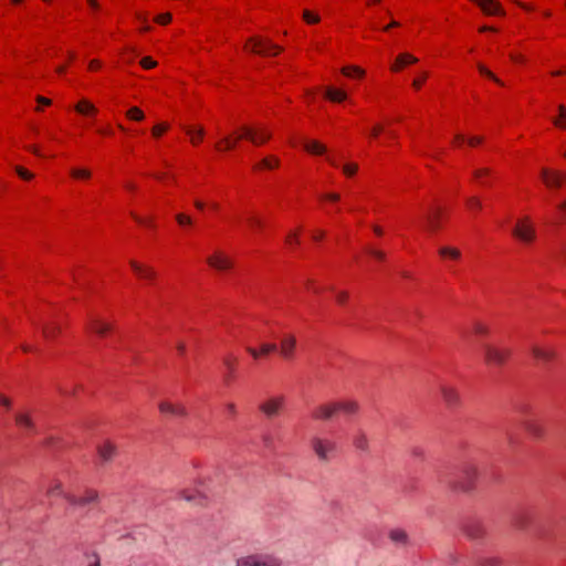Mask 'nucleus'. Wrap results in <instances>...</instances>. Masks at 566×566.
I'll return each instance as SVG.
<instances>
[{"label": "nucleus", "mask_w": 566, "mask_h": 566, "mask_svg": "<svg viewBox=\"0 0 566 566\" xmlns=\"http://www.w3.org/2000/svg\"><path fill=\"white\" fill-rule=\"evenodd\" d=\"M283 560L274 554H252L237 559L235 566H282Z\"/></svg>", "instance_id": "nucleus-1"}, {"label": "nucleus", "mask_w": 566, "mask_h": 566, "mask_svg": "<svg viewBox=\"0 0 566 566\" xmlns=\"http://www.w3.org/2000/svg\"><path fill=\"white\" fill-rule=\"evenodd\" d=\"M478 476V469L472 463H464L458 471L452 484L455 489L461 491H469L472 489L473 483Z\"/></svg>", "instance_id": "nucleus-2"}, {"label": "nucleus", "mask_w": 566, "mask_h": 566, "mask_svg": "<svg viewBox=\"0 0 566 566\" xmlns=\"http://www.w3.org/2000/svg\"><path fill=\"white\" fill-rule=\"evenodd\" d=\"M483 358L486 365L502 366L511 355L509 348H502L492 344L482 345Z\"/></svg>", "instance_id": "nucleus-3"}, {"label": "nucleus", "mask_w": 566, "mask_h": 566, "mask_svg": "<svg viewBox=\"0 0 566 566\" xmlns=\"http://www.w3.org/2000/svg\"><path fill=\"white\" fill-rule=\"evenodd\" d=\"M252 44L251 51L260 55H276L283 51L282 46L273 44L269 39L261 36H252L248 40V45Z\"/></svg>", "instance_id": "nucleus-4"}, {"label": "nucleus", "mask_w": 566, "mask_h": 566, "mask_svg": "<svg viewBox=\"0 0 566 566\" xmlns=\"http://www.w3.org/2000/svg\"><path fill=\"white\" fill-rule=\"evenodd\" d=\"M286 398L283 395L272 396L260 403L259 409L266 418H275L284 410Z\"/></svg>", "instance_id": "nucleus-5"}, {"label": "nucleus", "mask_w": 566, "mask_h": 566, "mask_svg": "<svg viewBox=\"0 0 566 566\" xmlns=\"http://www.w3.org/2000/svg\"><path fill=\"white\" fill-rule=\"evenodd\" d=\"M312 448L318 460L327 462L336 452V443L327 438L314 437Z\"/></svg>", "instance_id": "nucleus-6"}, {"label": "nucleus", "mask_w": 566, "mask_h": 566, "mask_svg": "<svg viewBox=\"0 0 566 566\" xmlns=\"http://www.w3.org/2000/svg\"><path fill=\"white\" fill-rule=\"evenodd\" d=\"M513 235L524 243H531L535 239V229L528 218L518 220L513 229Z\"/></svg>", "instance_id": "nucleus-7"}, {"label": "nucleus", "mask_w": 566, "mask_h": 566, "mask_svg": "<svg viewBox=\"0 0 566 566\" xmlns=\"http://www.w3.org/2000/svg\"><path fill=\"white\" fill-rule=\"evenodd\" d=\"M65 500L74 506H85L90 504L97 503L99 500V494L94 489H87L84 491L83 495H65Z\"/></svg>", "instance_id": "nucleus-8"}, {"label": "nucleus", "mask_w": 566, "mask_h": 566, "mask_svg": "<svg viewBox=\"0 0 566 566\" xmlns=\"http://www.w3.org/2000/svg\"><path fill=\"white\" fill-rule=\"evenodd\" d=\"M439 390L448 408H457L460 406L461 398L455 387L447 384H441Z\"/></svg>", "instance_id": "nucleus-9"}, {"label": "nucleus", "mask_w": 566, "mask_h": 566, "mask_svg": "<svg viewBox=\"0 0 566 566\" xmlns=\"http://www.w3.org/2000/svg\"><path fill=\"white\" fill-rule=\"evenodd\" d=\"M541 177L549 188H559L564 182H566V172L549 170L547 168L542 169Z\"/></svg>", "instance_id": "nucleus-10"}, {"label": "nucleus", "mask_w": 566, "mask_h": 566, "mask_svg": "<svg viewBox=\"0 0 566 566\" xmlns=\"http://www.w3.org/2000/svg\"><path fill=\"white\" fill-rule=\"evenodd\" d=\"M244 138L254 145H262L271 138V133L265 128L242 127Z\"/></svg>", "instance_id": "nucleus-11"}, {"label": "nucleus", "mask_w": 566, "mask_h": 566, "mask_svg": "<svg viewBox=\"0 0 566 566\" xmlns=\"http://www.w3.org/2000/svg\"><path fill=\"white\" fill-rule=\"evenodd\" d=\"M464 535L471 541H482L486 534L485 526L479 521H470L463 525Z\"/></svg>", "instance_id": "nucleus-12"}, {"label": "nucleus", "mask_w": 566, "mask_h": 566, "mask_svg": "<svg viewBox=\"0 0 566 566\" xmlns=\"http://www.w3.org/2000/svg\"><path fill=\"white\" fill-rule=\"evenodd\" d=\"M97 454L102 464L109 463L117 455V447L109 440H105L97 446Z\"/></svg>", "instance_id": "nucleus-13"}, {"label": "nucleus", "mask_w": 566, "mask_h": 566, "mask_svg": "<svg viewBox=\"0 0 566 566\" xmlns=\"http://www.w3.org/2000/svg\"><path fill=\"white\" fill-rule=\"evenodd\" d=\"M208 264L218 270L226 271L232 268L231 259L222 251H216L212 255L207 259Z\"/></svg>", "instance_id": "nucleus-14"}, {"label": "nucleus", "mask_w": 566, "mask_h": 566, "mask_svg": "<svg viewBox=\"0 0 566 566\" xmlns=\"http://www.w3.org/2000/svg\"><path fill=\"white\" fill-rule=\"evenodd\" d=\"M337 413L336 402L323 403L314 408L312 417L316 420L327 421Z\"/></svg>", "instance_id": "nucleus-15"}, {"label": "nucleus", "mask_w": 566, "mask_h": 566, "mask_svg": "<svg viewBox=\"0 0 566 566\" xmlns=\"http://www.w3.org/2000/svg\"><path fill=\"white\" fill-rule=\"evenodd\" d=\"M441 209L437 207H430L424 214L426 229L429 232L437 231L440 228Z\"/></svg>", "instance_id": "nucleus-16"}, {"label": "nucleus", "mask_w": 566, "mask_h": 566, "mask_svg": "<svg viewBox=\"0 0 566 566\" xmlns=\"http://www.w3.org/2000/svg\"><path fill=\"white\" fill-rule=\"evenodd\" d=\"M158 408L163 415L171 417H185L187 415L186 408L181 403L160 401Z\"/></svg>", "instance_id": "nucleus-17"}, {"label": "nucleus", "mask_w": 566, "mask_h": 566, "mask_svg": "<svg viewBox=\"0 0 566 566\" xmlns=\"http://www.w3.org/2000/svg\"><path fill=\"white\" fill-rule=\"evenodd\" d=\"M296 347V338L293 335H285L281 339L280 352L285 359H292Z\"/></svg>", "instance_id": "nucleus-18"}, {"label": "nucleus", "mask_w": 566, "mask_h": 566, "mask_svg": "<svg viewBox=\"0 0 566 566\" xmlns=\"http://www.w3.org/2000/svg\"><path fill=\"white\" fill-rule=\"evenodd\" d=\"M15 424L28 433L36 432L35 423L28 412H17L14 416Z\"/></svg>", "instance_id": "nucleus-19"}, {"label": "nucleus", "mask_w": 566, "mask_h": 566, "mask_svg": "<svg viewBox=\"0 0 566 566\" xmlns=\"http://www.w3.org/2000/svg\"><path fill=\"white\" fill-rule=\"evenodd\" d=\"M476 3L485 14H504V11L495 0H471Z\"/></svg>", "instance_id": "nucleus-20"}, {"label": "nucleus", "mask_w": 566, "mask_h": 566, "mask_svg": "<svg viewBox=\"0 0 566 566\" xmlns=\"http://www.w3.org/2000/svg\"><path fill=\"white\" fill-rule=\"evenodd\" d=\"M178 497L196 505L202 504L203 500L206 499L201 492L193 490H181L178 494Z\"/></svg>", "instance_id": "nucleus-21"}, {"label": "nucleus", "mask_w": 566, "mask_h": 566, "mask_svg": "<svg viewBox=\"0 0 566 566\" xmlns=\"http://www.w3.org/2000/svg\"><path fill=\"white\" fill-rule=\"evenodd\" d=\"M533 356L544 363H548L553 360L556 356V353L552 348H543L539 346H534L532 348Z\"/></svg>", "instance_id": "nucleus-22"}, {"label": "nucleus", "mask_w": 566, "mask_h": 566, "mask_svg": "<svg viewBox=\"0 0 566 566\" xmlns=\"http://www.w3.org/2000/svg\"><path fill=\"white\" fill-rule=\"evenodd\" d=\"M88 328L97 335H105L112 329V325L101 321L99 318L92 317L90 319Z\"/></svg>", "instance_id": "nucleus-23"}, {"label": "nucleus", "mask_w": 566, "mask_h": 566, "mask_svg": "<svg viewBox=\"0 0 566 566\" xmlns=\"http://www.w3.org/2000/svg\"><path fill=\"white\" fill-rule=\"evenodd\" d=\"M388 536L390 541L399 546H405L408 544V535L406 531L401 528H392L389 531Z\"/></svg>", "instance_id": "nucleus-24"}, {"label": "nucleus", "mask_w": 566, "mask_h": 566, "mask_svg": "<svg viewBox=\"0 0 566 566\" xmlns=\"http://www.w3.org/2000/svg\"><path fill=\"white\" fill-rule=\"evenodd\" d=\"M418 60L417 57H415L413 55L409 54V53H402V54H399L396 59V62L391 65V71L394 72H398L400 71V69L407 64H413L416 63Z\"/></svg>", "instance_id": "nucleus-25"}, {"label": "nucleus", "mask_w": 566, "mask_h": 566, "mask_svg": "<svg viewBox=\"0 0 566 566\" xmlns=\"http://www.w3.org/2000/svg\"><path fill=\"white\" fill-rule=\"evenodd\" d=\"M353 444L354 447L361 451V452H368L369 451V439L367 434L363 431H358L354 438H353Z\"/></svg>", "instance_id": "nucleus-26"}, {"label": "nucleus", "mask_w": 566, "mask_h": 566, "mask_svg": "<svg viewBox=\"0 0 566 566\" xmlns=\"http://www.w3.org/2000/svg\"><path fill=\"white\" fill-rule=\"evenodd\" d=\"M337 412H344L346 415H354L358 411L359 406L354 400L336 401Z\"/></svg>", "instance_id": "nucleus-27"}, {"label": "nucleus", "mask_w": 566, "mask_h": 566, "mask_svg": "<svg viewBox=\"0 0 566 566\" xmlns=\"http://www.w3.org/2000/svg\"><path fill=\"white\" fill-rule=\"evenodd\" d=\"M45 494L48 497H64V499H65V495H71L70 493L64 492L63 485L59 481L52 482L48 486Z\"/></svg>", "instance_id": "nucleus-28"}, {"label": "nucleus", "mask_w": 566, "mask_h": 566, "mask_svg": "<svg viewBox=\"0 0 566 566\" xmlns=\"http://www.w3.org/2000/svg\"><path fill=\"white\" fill-rule=\"evenodd\" d=\"M325 96L326 98L335 103H340L347 98V94L345 91L334 87H327L325 90Z\"/></svg>", "instance_id": "nucleus-29"}, {"label": "nucleus", "mask_w": 566, "mask_h": 566, "mask_svg": "<svg viewBox=\"0 0 566 566\" xmlns=\"http://www.w3.org/2000/svg\"><path fill=\"white\" fill-rule=\"evenodd\" d=\"M525 430L535 439H541L544 437V429L543 427L535 422V421H526L525 422Z\"/></svg>", "instance_id": "nucleus-30"}, {"label": "nucleus", "mask_w": 566, "mask_h": 566, "mask_svg": "<svg viewBox=\"0 0 566 566\" xmlns=\"http://www.w3.org/2000/svg\"><path fill=\"white\" fill-rule=\"evenodd\" d=\"M130 266L140 277L153 280L156 275V273L151 269L144 268L136 261H130Z\"/></svg>", "instance_id": "nucleus-31"}, {"label": "nucleus", "mask_w": 566, "mask_h": 566, "mask_svg": "<svg viewBox=\"0 0 566 566\" xmlns=\"http://www.w3.org/2000/svg\"><path fill=\"white\" fill-rule=\"evenodd\" d=\"M75 111L83 115H92L97 112L96 107L88 101L82 99L75 105Z\"/></svg>", "instance_id": "nucleus-32"}, {"label": "nucleus", "mask_w": 566, "mask_h": 566, "mask_svg": "<svg viewBox=\"0 0 566 566\" xmlns=\"http://www.w3.org/2000/svg\"><path fill=\"white\" fill-rule=\"evenodd\" d=\"M241 138H244L243 134L235 137V138H231L230 136H226L223 139H222V143L224 144V147L222 148L221 147V143H218L216 145L217 149H222V150H231L235 147L238 140H240Z\"/></svg>", "instance_id": "nucleus-33"}, {"label": "nucleus", "mask_w": 566, "mask_h": 566, "mask_svg": "<svg viewBox=\"0 0 566 566\" xmlns=\"http://www.w3.org/2000/svg\"><path fill=\"white\" fill-rule=\"evenodd\" d=\"M280 165V160L276 157H266L261 163L256 164L254 166V169L265 168V169H272Z\"/></svg>", "instance_id": "nucleus-34"}, {"label": "nucleus", "mask_w": 566, "mask_h": 566, "mask_svg": "<svg viewBox=\"0 0 566 566\" xmlns=\"http://www.w3.org/2000/svg\"><path fill=\"white\" fill-rule=\"evenodd\" d=\"M304 147L307 151L315 155H322L326 151V147L316 140L306 143Z\"/></svg>", "instance_id": "nucleus-35"}, {"label": "nucleus", "mask_w": 566, "mask_h": 566, "mask_svg": "<svg viewBox=\"0 0 566 566\" xmlns=\"http://www.w3.org/2000/svg\"><path fill=\"white\" fill-rule=\"evenodd\" d=\"M492 175V170L489 168H479L473 170V178L481 185H485L486 177Z\"/></svg>", "instance_id": "nucleus-36"}, {"label": "nucleus", "mask_w": 566, "mask_h": 566, "mask_svg": "<svg viewBox=\"0 0 566 566\" xmlns=\"http://www.w3.org/2000/svg\"><path fill=\"white\" fill-rule=\"evenodd\" d=\"M439 254L443 258H450L458 260L461 256V252L455 248L443 247L439 250Z\"/></svg>", "instance_id": "nucleus-37"}, {"label": "nucleus", "mask_w": 566, "mask_h": 566, "mask_svg": "<svg viewBox=\"0 0 566 566\" xmlns=\"http://www.w3.org/2000/svg\"><path fill=\"white\" fill-rule=\"evenodd\" d=\"M478 70L481 75L492 80L493 82H495L499 85H503V82L492 71H490L485 65L479 63Z\"/></svg>", "instance_id": "nucleus-38"}, {"label": "nucleus", "mask_w": 566, "mask_h": 566, "mask_svg": "<svg viewBox=\"0 0 566 566\" xmlns=\"http://www.w3.org/2000/svg\"><path fill=\"white\" fill-rule=\"evenodd\" d=\"M60 332V326L56 324L45 325L42 328L43 336L46 339H53Z\"/></svg>", "instance_id": "nucleus-39"}, {"label": "nucleus", "mask_w": 566, "mask_h": 566, "mask_svg": "<svg viewBox=\"0 0 566 566\" xmlns=\"http://www.w3.org/2000/svg\"><path fill=\"white\" fill-rule=\"evenodd\" d=\"M342 73L345 75V76H348V77H352V76H363L364 75V70H361L360 67L358 66H345L342 69Z\"/></svg>", "instance_id": "nucleus-40"}, {"label": "nucleus", "mask_w": 566, "mask_h": 566, "mask_svg": "<svg viewBox=\"0 0 566 566\" xmlns=\"http://www.w3.org/2000/svg\"><path fill=\"white\" fill-rule=\"evenodd\" d=\"M559 116L554 118L553 122L556 126L566 128V108L563 105L558 106Z\"/></svg>", "instance_id": "nucleus-41"}, {"label": "nucleus", "mask_w": 566, "mask_h": 566, "mask_svg": "<svg viewBox=\"0 0 566 566\" xmlns=\"http://www.w3.org/2000/svg\"><path fill=\"white\" fill-rule=\"evenodd\" d=\"M71 175L77 179H88L91 177V171L85 168H74L71 170Z\"/></svg>", "instance_id": "nucleus-42"}, {"label": "nucleus", "mask_w": 566, "mask_h": 566, "mask_svg": "<svg viewBox=\"0 0 566 566\" xmlns=\"http://www.w3.org/2000/svg\"><path fill=\"white\" fill-rule=\"evenodd\" d=\"M186 132L191 137L192 144H198L205 134L202 128H199L197 132H195L192 128H187Z\"/></svg>", "instance_id": "nucleus-43"}, {"label": "nucleus", "mask_w": 566, "mask_h": 566, "mask_svg": "<svg viewBox=\"0 0 566 566\" xmlns=\"http://www.w3.org/2000/svg\"><path fill=\"white\" fill-rule=\"evenodd\" d=\"M127 117L134 120H143L144 119V113L138 107H132L127 111Z\"/></svg>", "instance_id": "nucleus-44"}, {"label": "nucleus", "mask_w": 566, "mask_h": 566, "mask_svg": "<svg viewBox=\"0 0 566 566\" xmlns=\"http://www.w3.org/2000/svg\"><path fill=\"white\" fill-rule=\"evenodd\" d=\"M481 566H502V560L499 557H485L481 560Z\"/></svg>", "instance_id": "nucleus-45"}, {"label": "nucleus", "mask_w": 566, "mask_h": 566, "mask_svg": "<svg viewBox=\"0 0 566 566\" xmlns=\"http://www.w3.org/2000/svg\"><path fill=\"white\" fill-rule=\"evenodd\" d=\"M473 331L475 334L483 335V336L489 334V327L480 322H475L473 324Z\"/></svg>", "instance_id": "nucleus-46"}, {"label": "nucleus", "mask_w": 566, "mask_h": 566, "mask_svg": "<svg viewBox=\"0 0 566 566\" xmlns=\"http://www.w3.org/2000/svg\"><path fill=\"white\" fill-rule=\"evenodd\" d=\"M303 19L307 23H317L319 21V17L317 14L312 13L310 10L303 11Z\"/></svg>", "instance_id": "nucleus-47"}, {"label": "nucleus", "mask_w": 566, "mask_h": 566, "mask_svg": "<svg viewBox=\"0 0 566 566\" xmlns=\"http://www.w3.org/2000/svg\"><path fill=\"white\" fill-rule=\"evenodd\" d=\"M176 220L180 226H190L192 224V219L184 213L176 214Z\"/></svg>", "instance_id": "nucleus-48"}, {"label": "nucleus", "mask_w": 566, "mask_h": 566, "mask_svg": "<svg viewBox=\"0 0 566 566\" xmlns=\"http://www.w3.org/2000/svg\"><path fill=\"white\" fill-rule=\"evenodd\" d=\"M357 170L358 166L356 164H346L343 166V172L348 177L355 175Z\"/></svg>", "instance_id": "nucleus-49"}, {"label": "nucleus", "mask_w": 566, "mask_h": 566, "mask_svg": "<svg viewBox=\"0 0 566 566\" xmlns=\"http://www.w3.org/2000/svg\"><path fill=\"white\" fill-rule=\"evenodd\" d=\"M248 222L254 229H261L263 227V221L256 216H250Z\"/></svg>", "instance_id": "nucleus-50"}, {"label": "nucleus", "mask_w": 566, "mask_h": 566, "mask_svg": "<svg viewBox=\"0 0 566 566\" xmlns=\"http://www.w3.org/2000/svg\"><path fill=\"white\" fill-rule=\"evenodd\" d=\"M274 437L270 433H265L262 436V442L265 448L273 449L274 448Z\"/></svg>", "instance_id": "nucleus-51"}, {"label": "nucleus", "mask_w": 566, "mask_h": 566, "mask_svg": "<svg viewBox=\"0 0 566 566\" xmlns=\"http://www.w3.org/2000/svg\"><path fill=\"white\" fill-rule=\"evenodd\" d=\"M276 345L275 344H263L260 348V354L261 355H268L270 353H273L276 350Z\"/></svg>", "instance_id": "nucleus-52"}, {"label": "nucleus", "mask_w": 566, "mask_h": 566, "mask_svg": "<svg viewBox=\"0 0 566 566\" xmlns=\"http://www.w3.org/2000/svg\"><path fill=\"white\" fill-rule=\"evenodd\" d=\"M140 64L144 69H153L157 65V62L149 56H145L142 59Z\"/></svg>", "instance_id": "nucleus-53"}, {"label": "nucleus", "mask_w": 566, "mask_h": 566, "mask_svg": "<svg viewBox=\"0 0 566 566\" xmlns=\"http://www.w3.org/2000/svg\"><path fill=\"white\" fill-rule=\"evenodd\" d=\"M168 129V125L166 124H158V125H155L153 127V135L158 137L160 136L164 132H166Z\"/></svg>", "instance_id": "nucleus-54"}, {"label": "nucleus", "mask_w": 566, "mask_h": 566, "mask_svg": "<svg viewBox=\"0 0 566 566\" xmlns=\"http://www.w3.org/2000/svg\"><path fill=\"white\" fill-rule=\"evenodd\" d=\"M15 171L23 179L30 180L33 178V175L22 167H15Z\"/></svg>", "instance_id": "nucleus-55"}, {"label": "nucleus", "mask_w": 566, "mask_h": 566, "mask_svg": "<svg viewBox=\"0 0 566 566\" xmlns=\"http://www.w3.org/2000/svg\"><path fill=\"white\" fill-rule=\"evenodd\" d=\"M467 203L468 206L471 208V209H481L482 205L480 202V200L476 198V197H471L467 200Z\"/></svg>", "instance_id": "nucleus-56"}, {"label": "nucleus", "mask_w": 566, "mask_h": 566, "mask_svg": "<svg viewBox=\"0 0 566 566\" xmlns=\"http://www.w3.org/2000/svg\"><path fill=\"white\" fill-rule=\"evenodd\" d=\"M170 20H171L170 13H163V14H159L158 17H156V22H158L160 24H167L168 22H170Z\"/></svg>", "instance_id": "nucleus-57"}, {"label": "nucleus", "mask_w": 566, "mask_h": 566, "mask_svg": "<svg viewBox=\"0 0 566 566\" xmlns=\"http://www.w3.org/2000/svg\"><path fill=\"white\" fill-rule=\"evenodd\" d=\"M368 253L376 258L377 260H385V253L382 251H379V250H374V249H368Z\"/></svg>", "instance_id": "nucleus-58"}, {"label": "nucleus", "mask_w": 566, "mask_h": 566, "mask_svg": "<svg viewBox=\"0 0 566 566\" xmlns=\"http://www.w3.org/2000/svg\"><path fill=\"white\" fill-rule=\"evenodd\" d=\"M348 298V293L347 292H338L336 294V301L339 303V304H344Z\"/></svg>", "instance_id": "nucleus-59"}, {"label": "nucleus", "mask_w": 566, "mask_h": 566, "mask_svg": "<svg viewBox=\"0 0 566 566\" xmlns=\"http://www.w3.org/2000/svg\"><path fill=\"white\" fill-rule=\"evenodd\" d=\"M483 138L480 136H473L468 139V144L472 147L480 145L482 143Z\"/></svg>", "instance_id": "nucleus-60"}, {"label": "nucleus", "mask_w": 566, "mask_h": 566, "mask_svg": "<svg viewBox=\"0 0 566 566\" xmlns=\"http://www.w3.org/2000/svg\"><path fill=\"white\" fill-rule=\"evenodd\" d=\"M427 77V73H423L422 77L421 78H416L413 80L412 82V86L416 88V90H419L423 83V81L426 80Z\"/></svg>", "instance_id": "nucleus-61"}, {"label": "nucleus", "mask_w": 566, "mask_h": 566, "mask_svg": "<svg viewBox=\"0 0 566 566\" xmlns=\"http://www.w3.org/2000/svg\"><path fill=\"white\" fill-rule=\"evenodd\" d=\"M36 102L41 105L49 106L52 104V101L50 98L43 97V96H36Z\"/></svg>", "instance_id": "nucleus-62"}, {"label": "nucleus", "mask_w": 566, "mask_h": 566, "mask_svg": "<svg viewBox=\"0 0 566 566\" xmlns=\"http://www.w3.org/2000/svg\"><path fill=\"white\" fill-rule=\"evenodd\" d=\"M226 408H227L228 412H229L231 416H235V413H237V407H235V405H234L233 402H228V403L226 405Z\"/></svg>", "instance_id": "nucleus-63"}, {"label": "nucleus", "mask_w": 566, "mask_h": 566, "mask_svg": "<svg viewBox=\"0 0 566 566\" xmlns=\"http://www.w3.org/2000/svg\"><path fill=\"white\" fill-rule=\"evenodd\" d=\"M247 352L255 359L261 356L260 350H256L253 347H247Z\"/></svg>", "instance_id": "nucleus-64"}]
</instances>
